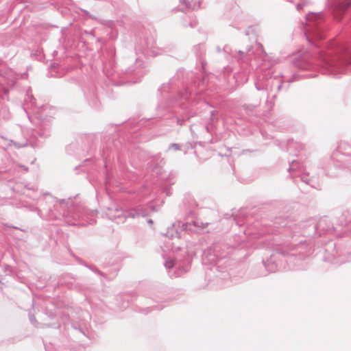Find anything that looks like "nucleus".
<instances>
[{
	"instance_id": "1",
	"label": "nucleus",
	"mask_w": 351,
	"mask_h": 351,
	"mask_svg": "<svg viewBox=\"0 0 351 351\" xmlns=\"http://www.w3.org/2000/svg\"><path fill=\"white\" fill-rule=\"evenodd\" d=\"M176 234V229L174 228V223L172 224V227L167 229L166 233L162 234V245L161 248L163 251V256L165 259V267L169 271V276L171 278H173L176 274L175 271H171L174 267V261L170 259L168 256L167 253L174 252V235Z\"/></svg>"
},
{
	"instance_id": "2",
	"label": "nucleus",
	"mask_w": 351,
	"mask_h": 351,
	"mask_svg": "<svg viewBox=\"0 0 351 351\" xmlns=\"http://www.w3.org/2000/svg\"><path fill=\"white\" fill-rule=\"evenodd\" d=\"M176 89V82L175 80L171 79L168 83L163 84L160 88L159 90L161 94L165 95H173Z\"/></svg>"
},
{
	"instance_id": "3",
	"label": "nucleus",
	"mask_w": 351,
	"mask_h": 351,
	"mask_svg": "<svg viewBox=\"0 0 351 351\" xmlns=\"http://www.w3.org/2000/svg\"><path fill=\"white\" fill-rule=\"evenodd\" d=\"M127 216L132 219H135L141 216L145 217L147 216V213L143 208H131L127 211Z\"/></svg>"
},
{
	"instance_id": "4",
	"label": "nucleus",
	"mask_w": 351,
	"mask_h": 351,
	"mask_svg": "<svg viewBox=\"0 0 351 351\" xmlns=\"http://www.w3.org/2000/svg\"><path fill=\"white\" fill-rule=\"evenodd\" d=\"M34 97L33 95L31 94V90H28L27 91V94H26V98H25V101L26 102H31L32 103V101L34 100Z\"/></svg>"
},
{
	"instance_id": "5",
	"label": "nucleus",
	"mask_w": 351,
	"mask_h": 351,
	"mask_svg": "<svg viewBox=\"0 0 351 351\" xmlns=\"http://www.w3.org/2000/svg\"><path fill=\"white\" fill-rule=\"evenodd\" d=\"M350 6H351V1L348 0L341 5V9H346Z\"/></svg>"
},
{
	"instance_id": "6",
	"label": "nucleus",
	"mask_w": 351,
	"mask_h": 351,
	"mask_svg": "<svg viewBox=\"0 0 351 351\" xmlns=\"http://www.w3.org/2000/svg\"><path fill=\"white\" fill-rule=\"evenodd\" d=\"M58 202L61 206L64 207L65 202H66L64 199H60Z\"/></svg>"
},
{
	"instance_id": "7",
	"label": "nucleus",
	"mask_w": 351,
	"mask_h": 351,
	"mask_svg": "<svg viewBox=\"0 0 351 351\" xmlns=\"http://www.w3.org/2000/svg\"><path fill=\"white\" fill-rule=\"evenodd\" d=\"M13 143L15 145V147H22L25 146V145H21V144L16 143Z\"/></svg>"
},
{
	"instance_id": "8",
	"label": "nucleus",
	"mask_w": 351,
	"mask_h": 351,
	"mask_svg": "<svg viewBox=\"0 0 351 351\" xmlns=\"http://www.w3.org/2000/svg\"><path fill=\"white\" fill-rule=\"evenodd\" d=\"M29 319L32 324H34V322H36L35 317L34 316H29Z\"/></svg>"
},
{
	"instance_id": "9",
	"label": "nucleus",
	"mask_w": 351,
	"mask_h": 351,
	"mask_svg": "<svg viewBox=\"0 0 351 351\" xmlns=\"http://www.w3.org/2000/svg\"><path fill=\"white\" fill-rule=\"evenodd\" d=\"M63 216H64V217L69 216V213L64 212L63 213Z\"/></svg>"
},
{
	"instance_id": "10",
	"label": "nucleus",
	"mask_w": 351,
	"mask_h": 351,
	"mask_svg": "<svg viewBox=\"0 0 351 351\" xmlns=\"http://www.w3.org/2000/svg\"><path fill=\"white\" fill-rule=\"evenodd\" d=\"M147 223H149V224H152L153 223V221L152 219H148L147 220Z\"/></svg>"
},
{
	"instance_id": "11",
	"label": "nucleus",
	"mask_w": 351,
	"mask_h": 351,
	"mask_svg": "<svg viewBox=\"0 0 351 351\" xmlns=\"http://www.w3.org/2000/svg\"><path fill=\"white\" fill-rule=\"evenodd\" d=\"M171 147L176 149V143L171 144Z\"/></svg>"
},
{
	"instance_id": "12",
	"label": "nucleus",
	"mask_w": 351,
	"mask_h": 351,
	"mask_svg": "<svg viewBox=\"0 0 351 351\" xmlns=\"http://www.w3.org/2000/svg\"><path fill=\"white\" fill-rule=\"evenodd\" d=\"M138 59L136 60V64H138Z\"/></svg>"
}]
</instances>
